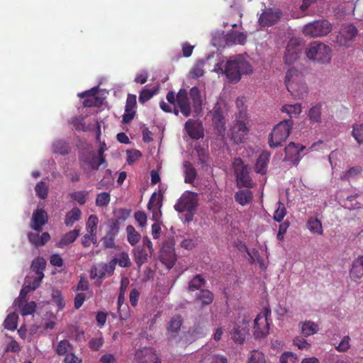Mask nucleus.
I'll return each mask as SVG.
<instances>
[{
	"mask_svg": "<svg viewBox=\"0 0 363 363\" xmlns=\"http://www.w3.org/2000/svg\"><path fill=\"white\" fill-rule=\"evenodd\" d=\"M40 284V280H37L34 279V280L31 283V278H26L25 284L23 286L19 296L17 299L15 300L14 303L18 304V307L21 306V304L26 298V295L32 290H35L37 289Z\"/></svg>",
	"mask_w": 363,
	"mask_h": 363,
	"instance_id": "412c9836",
	"label": "nucleus"
},
{
	"mask_svg": "<svg viewBox=\"0 0 363 363\" xmlns=\"http://www.w3.org/2000/svg\"><path fill=\"white\" fill-rule=\"evenodd\" d=\"M249 320H246L245 319L242 320V323L233 324L230 333L232 339L235 342L241 344L244 342L247 334V328Z\"/></svg>",
	"mask_w": 363,
	"mask_h": 363,
	"instance_id": "f3484780",
	"label": "nucleus"
},
{
	"mask_svg": "<svg viewBox=\"0 0 363 363\" xmlns=\"http://www.w3.org/2000/svg\"><path fill=\"white\" fill-rule=\"evenodd\" d=\"M168 102L173 106V112L178 116L180 111L185 117L191 116L193 108L190 106L187 91L181 89L177 95L174 91H169L166 96Z\"/></svg>",
	"mask_w": 363,
	"mask_h": 363,
	"instance_id": "39448f33",
	"label": "nucleus"
},
{
	"mask_svg": "<svg viewBox=\"0 0 363 363\" xmlns=\"http://www.w3.org/2000/svg\"><path fill=\"white\" fill-rule=\"evenodd\" d=\"M35 191L37 194L40 199H45L48 196V186L46 184L41 181L38 182L35 186Z\"/></svg>",
	"mask_w": 363,
	"mask_h": 363,
	"instance_id": "bf43d9fd",
	"label": "nucleus"
},
{
	"mask_svg": "<svg viewBox=\"0 0 363 363\" xmlns=\"http://www.w3.org/2000/svg\"><path fill=\"white\" fill-rule=\"evenodd\" d=\"M357 34V28L352 24L342 25L336 36V43L340 46H348L354 40Z\"/></svg>",
	"mask_w": 363,
	"mask_h": 363,
	"instance_id": "4468645a",
	"label": "nucleus"
},
{
	"mask_svg": "<svg viewBox=\"0 0 363 363\" xmlns=\"http://www.w3.org/2000/svg\"><path fill=\"white\" fill-rule=\"evenodd\" d=\"M269 157L270 153L267 151H264L259 155L255 164V171L257 173L261 174H266Z\"/></svg>",
	"mask_w": 363,
	"mask_h": 363,
	"instance_id": "473e14b6",
	"label": "nucleus"
},
{
	"mask_svg": "<svg viewBox=\"0 0 363 363\" xmlns=\"http://www.w3.org/2000/svg\"><path fill=\"white\" fill-rule=\"evenodd\" d=\"M126 232L128 242L131 245L134 246L139 242V241L141 239V235L139 233H138L135 230V228L133 225H128L126 227Z\"/></svg>",
	"mask_w": 363,
	"mask_h": 363,
	"instance_id": "37998d69",
	"label": "nucleus"
},
{
	"mask_svg": "<svg viewBox=\"0 0 363 363\" xmlns=\"http://www.w3.org/2000/svg\"><path fill=\"white\" fill-rule=\"evenodd\" d=\"M48 221V214L43 209H36L32 216L31 228L39 232Z\"/></svg>",
	"mask_w": 363,
	"mask_h": 363,
	"instance_id": "5701e85b",
	"label": "nucleus"
},
{
	"mask_svg": "<svg viewBox=\"0 0 363 363\" xmlns=\"http://www.w3.org/2000/svg\"><path fill=\"white\" fill-rule=\"evenodd\" d=\"M235 199L242 206L247 205L252 199V193L249 189L240 190L235 193Z\"/></svg>",
	"mask_w": 363,
	"mask_h": 363,
	"instance_id": "ea45409f",
	"label": "nucleus"
},
{
	"mask_svg": "<svg viewBox=\"0 0 363 363\" xmlns=\"http://www.w3.org/2000/svg\"><path fill=\"white\" fill-rule=\"evenodd\" d=\"M362 172V167L357 166L350 168L348 170L344 172L340 175L342 180H350V179L354 178Z\"/></svg>",
	"mask_w": 363,
	"mask_h": 363,
	"instance_id": "6e6d98bb",
	"label": "nucleus"
},
{
	"mask_svg": "<svg viewBox=\"0 0 363 363\" xmlns=\"http://www.w3.org/2000/svg\"><path fill=\"white\" fill-rule=\"evenodd\" d=\"M18 315L15 313H9L6 318L4 325L5 328L10 330H15L17 328Z\"/></svg>",
	"mask_w": 363,
	"mask_h": 363,
	"instance_id": "603ef678",
	"label": "nucleus"
},
{
	"mask_svg": "<svg viewBox=\"0 0 363 363\" xmlns=\"http://www.w3.org/2000/svg\"><path fill=\"white\" fill-rule=\"evenodd\" d=\"M98 222V217L95 215H91L86 223V233H89L91 235L96 233Z\"/></svg>",
	"mask_w": 363,
	"mask_h": 363,
	"instance_id": "864d4df0",
	"label": "nucleus"
},
{
	"mask_svg": "<svg viewBox=\"0 0 363 363\" xmlns=\"http://www.w3.org/2000/svg\"><path fill=\"white\" fill-rule=\"evenodd\" d=\"M119 231V225L118 221L112 223L106 235L102 238L103 245L106 248H113L115 245V237Z\"/></svg>",
	"mask_w": 363,
	"mask_h": 363,
	"instance_id": "393cba45",
	"label": "nucleus"
},
{
	"mask_svg": "<svg viewBox=\"0 0 363 363\" xmlns=\"http://www.w3.org/2000/svg\"><path fill=\"white\" fill-rule=\"evenodd\" d=\"M294 126L292 119H286L276 125L270 135L269 145L271 147L280 146L289 136Z\"/></svg>",
	"mask_w": 363,
	"mask_h": 363,
	"instance_id": "0eeeda50",
	"label": "nucleus"
},
{
	"mask_svg": "<svg viewBox=\"0 0 363 363\" xmlns=\"http://www.w3.org/2000/svg\"><path fill=\"white\" fill-rule=\"evenodd\" d=\"M84 118L82 116L74 117L70 121L71 124L77 130L86 131L89 130V126L84 123Z\"/></svg>",
	"mask_w": 363,
	"mask_h": 363,
	"instance_id": "13d9d810",
	"label": "nucleus"
},
{
	"mask_svg": "<svg viewBox=\"0 0 363 363\" xmlns=\"http://www.w3.org/2000/svg\"><path fill=\"white\" fill-rule=\"evenodd\" d=\"M227 106L223 102H218L213 107L212 113V121L215 129L219 135L223 136L225 132V118Z\"/></svg>",
	"mask_w": 363,
	"mask_h": 363,
	"instance_id": "9b49d317",
	"label": "nucleus"
},
{
	"mask_svg": "<svg viewBox=\"0 0 363 363\" xmlns=\"http://www.w3.org/2000/svg\"><path fill=\"white\" fill-rule=\"evenodd\" d=\"M196 300L201 302L203 306L209 305L213 302V294L209 290L203 289L200 291L196 296Z\"/></svg>",
	"mask_w": 363,
	"mask_h": 363,
	"instance_id": "49530a36",
	"label": "nucleus"
},
{
	"mask_svg": "<svg viewBox=\"0 0 363 363\" xmlns=\"http://www.w3.org/2000/svg\"><path fill=\"white\" fill-rule=\"evenodd\" d=\"M250 131V121L246 111L240 110L236 116L235 121L231 128V139L236 144L241 143Z\"/></svg>",
	"mask_w": 363,
	"mask_h": 363,
	"instance_id": "423d86ee",
	"label": "nucleus"
},
{
	"mask_svg": "<svg viewBox=\"0 0 363 363\" xmlns=\"http://www.w3.org/2000/svg\"><path fill=\"white\" fill-rule=\"evenodd\" d=\"M248 363H266L263 353L258 350L252 351L248 359Z\"/></svg>",
	"mask_w": 363,
	"mask_h": 363,
	"instance_id": "e2e57ef3",
	"label": "nucleus"
},
{
	"mask_svg": "<svg viewBox=\"0 0 363 363\" xmlns=\"http://www.w3.org/2000/svg\"><path fill=\"white\" fill-rule=\"evenodd\" d=\"M305 53L308 59L320 64H329L333 56L331 48L320 41L311 43L306 48Z\"/></svg>",
	"mask_w": 363,
	"mask_h": 363,
	"instance_id": "20e7f679",
	"label": "nucleus"
},
{
	"mask_svg": "<svg viewBox=\"0 0 363 363\" xmlns=\"http://www.w3.org/2000/svg\"><path fill=\"white\" fill-rule=\"evenodd\" d=\"M293 342L294 345L300 350H308L311 347V344L301 337H295Z\"/></svg>",
	"mask_w": 363,
	"mask_h": 363,
	"instance_id": "774afa93",
	"label": "nucleus"
},
{
	"mask_svg": "<svg viewBox=\"0 0 363 363\" xmlns=\"http://www.w3.org/2000/svg\"><path fill=\"white\" fill-rule=\"evenodd\" d=\"M322 105L320 104L312 106L308 110V116L311 123H322Z\"/></svg>",
	"mask_w": 363,
	"mask_h": 363,
	"instance_id": "4c0bfd02",
	"label": "nucleus"
},
{
	"mask_svg": "<svg viewBox=\"0 0 363 363\" xmlns=\"http://www.w3.org/2000/svg\"><path fill=\"white\" fill-rule=\"evenodd\" d=\"M351 135L359 145H363V123H356L352 125Z\"/></svg>",
	"mask_w": 363,
	"mask_h": 363,
	"instance_id": "79ce46f5",
	"label": "nucleus"
},
{
	"mask_svg": "<svg viewBox=\"0 0 363 363\" xmlns=\"http://www.w3.org/2000/svg\"><path fill=\"white\" fill-rule=\"evenodd\" d=\"M138 363H160L155 351L151 347H144L135 353Z\"/></svg>",
	"mask_w": 363,
	"mask_h": 363,
	"instance_id": "6ab92c4d",
	"label": "nucleus"
},
{
	"mask_svg": "<svg viewBox=\"0 0 363 363\" xmlns=\"http://www.w3.org/2000/svg\"><path fill=\"white\" fill-rule=\"evenodd\" d=\"M97 91L98 87L94 86L90 90L78 94V96L80 98L86 97L83 101L84 107L97 106L101 104V99L95 96Z\"/></svg>",
	"mask_w": 363,
	"mask_h": 363,
	"instance_id": "4be33fe9",
	"label": "nucleus"
},
{
	"mask_svg": "<svg viewBox=\"0 0 363 363\" xmlns=\"http://www.w3.org/2000/svg\"><path fill=\"white\" fill-rule=\"evenodd\" d=\"M204 65L205 61L200 60H198L191 68L189 74L192 78L197 79L204 74Z\"/></svg>",
	"mask_w": 363,
	"mask_h": 363,
	"instance_id": "de8ad7c7",
	"label": "nucleus"
},
{
	"mask_svg": "<svg viewBox=\"0 0 363 363\" xmlns=\"http://www.w3.org/2000/svg\"><path fill=\"white\" fill-rule=\"evenodd\" d=\"M147 85L142 90L139 96V102L144 104L150 100L155 94H157L158 88L150 89Z\"/></svg>",
	"mask_w": 363,
	"mask_h": 363,
	"instance_id": "3c124183",
	"label": "nucleus"
},
{
	"mask_svg": "<svg viewBox=\"0 0 363 363\" xmlns=\"http://www.w3.org/2000/svg\"><path fill=\"white\" fill-rule=\"evenodd\" d=\"M280 363H298V359L296 354L291 352H284L279 359Z\"/></svg>",
	"mask_w": 363,
	"mask_h": 363,
	"instance_id": "680f3d73",
	"label": "nucleus"
},
{
	"mask_svg": "<svg viewBox=\"0 0 363 363\" xmlns=\"http://www.w3.org/2000/svg\"><path fill=\"white\" fill-rule=\"evenodd\" d=\"M21 305L22 303L19 308H21V313L22 315H28L32 314L36 308V303L34 301H30V303H28L23 306H21Z\"/></svg>",
	"mask_w": 363,
	"mask_h": 363,
	"instance_id": "69168bd1",
	"label": "nucleus"
},
{
	"mask_svg": "<svg viewBox=\"0 0 363 363\" xmlns=\"http://www.w3.org/2000/svg\"><path fill=\"white\" fill-rule=\"evenodd\" d=\"M286 210L284 204L280 201L277 202V208L274 214V219L277 222H281L286 216Z\"/></svg>",
	"mask_w": 363,
	"mask_h": 363,
	"instance_id": "052dcab7",
	"label": "nucleus"
},
{
	"mask_svg": "<svg viewBox=\"0 0 363 363\" xmlns=\"http://www.w3.org/2000/svg\"><path fill=\"white\" fill-rule=\"evenodd\" d=\"M162 207V201L157 194L155 192L152 194L150 201L147 204V208L152 213V220L155 222H158L160 220L162 213L160 208Z\"/></svg>",
	"mask_w": 363,
	"mask_h": 363,
	"instance_id": "b1692460",
	"label": "nucleus"
},
{
	"mask_svg": "<svg viewBox=\"0 0 363 363\" xmlns=\"http://www.w3.org/2000/svg\"><path fill=\"white\" fill-rule=\"evenodd\" d=\"M205 334L204 330L201 327L196 326L192 330H189L184 333L182 339H184L185 343L191 342L195 340L204 336Z\"/></svg>",
	"mask_w": 363,
	"mask_h": 363,
	"instance_id": "f704fd0d",
	"label": "nucleus"
},
{
	"mask_svg": "<svg viewBox=\"0 0 363 363\" xmlns=\"http://www.w3.org/2000/svg\"><path fill=\"white\" fill-rule=\"evenodd\" d=\"M252 72V65L245 57L241 55L230 57L225 66V73L231 82H238L242 74Z\"/></svg>",
	"mask_w": 363,
	"mask_h": 363,
	"instance_id": "f257e3e1",
	"label": "nucleus"
},
{
	"mask_svg": "<svg viewBox=\"0 0 363 363\" xmlns=\"http://www.w3.org/2000/svg\"><path fill=\"white\" fill-rule=\"evenodd\" d=\"M79 235V230L74 229L66 233L61 240L57 242V246L60 248L74 242Z\"/></svg>",
	"mask_w": 363,
	"mask_h": 363,
	"instance_id": "c9c22d12",
	"label": "nucleus"
},
{
	"mask_svg": "<svg viewBox=\"0 0 363 363\" xmlns=\"http://www.w3.org/2000/svg\"><path fill=\"white\" fill-rule=\"evenodd\" d=\"M106 162L105 157H100L93 150L83 152L79 156L80 167L86 173L98 170L99 166Z\"/></svg>",
	"mask_w": 363,
	"mask_h": 363,
	"instance_id": "6e6552de",
	"label": "nucleus"
},
{
	"mask_svg": "<svg viewBox=\"0 0 363 363\" xmlns=\"http://www.w3.org/2000/svg\"><path fill=\"white\" fill-rule=\"evenodd\" d=\"M350 337L348 335L345 336L342 339L340 342L337 346H335V349L337 351L341 352H345L349 350V348L350 347Z\"/></svg>",
	"mask_w": 363,
	"mask_h": 363,
	"instance_id": "338daca9",
	"label": "nucleus"
},
{
	"mask_svg": "<svg viewBox=\"0 0 363 363\" xmlns=\"http://www.w3.org/2000/svg\"><path fill=\"white\" fill-rule=\"evenodd\" d=\"M73 350L72 345L67 340H61L58 342L56 347V352L58 355L67 354Z\"/></svg>",
	"mask_w": 363,
	"mask_h": 363,
	"instance_id": "09e8293b",
	"label": "nucleus"
},
{
	"mask_svg": "<svg viewBox=\"0 0 363 363\" xmlns=\"http://www.w3.org/2000/svg\"><path fill=\"white\" fill-rule=\"evenodd\" d=\"M270 315L271 310L265 307L255 318L254 320V335L257 338H262L267 335Z\"/></svg>",
	"mask_w": 363,
	"mask_h": 363,
	"instance_id": "f8f14e48",
	"label": "nucleus"
},
{
	"mask_svg": "<svg viewBox=\"0 0 363 363\" xmlns=\"http://www.w3.org/2000/svg\"><path fill=\"white\" fill-rule=\"evenodd\" d=\"M82 212L77 207L72 208L71 211L67 213L65 218V224L67 227H72L74 223L80 220Z\"/></svg>",
	"mask_w": 363,
	"mask_h": 363,
	"instance_id": "e433bc0d",
	"label": "nucleus"
},
{
	"mask_svg": "<svg viewBox=\"0 0 363 363\" xmlns=\"http://www.w3.org/2000/svg\"><path fill=\"white\" fill-rule=\"evenodd\" d=\"M332 30L331 24L326 20H318L305 25L303 33L311 38H318L327 35Z\"/></svg>",
	"mask_w": 363,
	"mask_h": 363,
	"instance_id": "1a4fd4ad",
	"label": "nucleus"
},
{
	"mask_svg": "<svg viewBox=\"0 0 363 363\" xmlns=\"http://www.w3.org/2000/svg\"><path fill=\"white\" fill-rule=\"evenodd\" d=\"M184 168L185 174V182L189 184L192 183L194 181L196 176V169L192 166V164L187 161L184 163Z\"/></svg>",
	"mask_w": 363,
	"mask_h": 363,
	"instance_id": "a18cd8bd",
	"label": "nucleus"
},
{
	"mask_svg": "<svg viewBox=\"0 0 363 363\" xmlns=\"http://www.w3.org/2000/svg\"><path fill=\"white\" fill-rule=\"evenodd\" d=\"M117 264L121 267H129L131 262L128 253L124 252H121L119 255V258H116V264Z\"/></svg>",
	"mask_w": 363,
	"mask_h": 363,
	"instance_id": "0e129e2a",
	"label": "nucleus"
},
{
	"mask_svg": "<svg viewBox=\"0 0 363 363\" xmlns=\"http://www.w3.org/2000/svg\"><path fill=\"white\" fill-rule=\"evenodd\" d=\"M281 16V12L277 8L265 9L260 14L258 23L261 26H271L277 23Z\"/></svg>",
	"mask_w": 363,
	"mask_h": 363,
	"instance_id": "dca6fc26",
	"label": "nucleus"
},
{
	"mask_svg": "<svg viewBox=\"0 0 363 363\" xmlns=\"http://www.w3.org/2000/svg\"><path fill=\"white\" fill-rule=\"evenodd\" d=\"M281 112L286 113L291 119L293 117H298L302 112L301 104H285L281 108Z\"/></svg>",
	"mask_w": 363,
	"mask_h": 363,
	"instance_id": "58836bf2",
	"label": "nucleus"
},
{
	"mask_svg": "<svg viewBox=\"0 0 363 363\" xmlns=\"http://www.w3.org/2000/svg\"><path fill=\"white\" fill-rule=\"evenodd\" d=\"M350 274L351 278L354 280L360 279L363 277V255L358 256L353 261Z\"/></svg>",
	"mask_w": 363,
	"mask_h": 363,
	"instance_id": "7c9ffc66",
	"label": "nucleus"
},
{
	"mask_svg": "<svg viewBox=\"0 0 363 363\" xmlns=\"http://www.w3.org/2000/svg\"><path fill=\"white\" fill-rule=\"evenodd\" d=\"M199 203L198 194L195 192L186 191L174 204V209L179 213L185 212V222H190L196 211Z\"/></svg>",
	"mask_w": 363,
	"mask_h": 363,
	"instance_id": "7ed1b4c3",
	"label": "nucleus"
},
{
	"mask_svg": "<svg viewBox=\"0 0 363 363\" xmlns=\"http://www.w3.org/2000/svg\"><path fill=\"white\" fill-rule=\"evenodd\" d=\"M224 38L227 45H243L247 40V35L244 33L231 30Z\"/></svg>",
	"mask_w": 363,
	"mask_h": 363,
	"instance_id": "bb28decb",
	"label": "nucleus"
},
{
	"mask_svg": "<svg viewBox=\"0 0 363 363\" xmlns=\"http://www.w3.org/2000/svg\"><path fill=\"white\" fill-rule=\"evenodd\" d=\"M305 149V147L296 144L295 143H290L285 147V157L284 160L291 161L294 164H297L301 158V152Z\"/></svg>",
	"mask_w": 363,
	"mask_h": 363,
	"instance_id": "a211bd4d",
	"label": "nucleus"
},
{
	"mask_svg": "<svg viewBox=\"0 0 363 363\" xmlns=\"http://www.w3.org/2000/svg\"><path fill=\"white\" fill-rule=\"evenodd\" d=\"M298 327L301 330V334L304 337L315 335L319 331L318 325L311 320H306L304 322L299 323Z\"/></svg>",
	"mask_w": 363,
	"mask_h": 363,
	"instance_id": "2f4dec72",
	"label": "nucleus"
},
{
	"mask_svg": "<svg viewBox=\"0 0 363 363\" xmlns=\"http://www.w3.org/2000/svg\"><path fill=\"white\" fill-rule=\"evenodd\" d=\"M116 265V258H113L108 263L100 262L94 265L91 269L92 279H101L111 277L113 274Z\"/></svg>",
	"mask_w": 363,
	"mask_h": 363,
	"instance_id": "ddd939ff",
	"label": "nucleus"
},
{
	"mask_svg": "<svg viewBox=\"0 0 363 363\" xmlns=\"http://www.w3.org/2000/svg\"><path fill=\"white\" fill-rule=\"evenodd\" d=\"M88 195L89 192L87 191H78L71 193L70 197L79 205L82 206L86 202Z\"/></svg>",
	"mask_w": 363,
	"mask_h": 363,
	"instance_id": "5fc2aeb1",
	"label": "nucleus"
},
{
	"mask_svg": "<svg viewBox=\"0 0 363 363\" xmlns=\"http://www.w3.org/2000/svg\"><path fill=\"white\" fill-rule=\"evenodd\" d=\"M111 201L110 194L108 192H102L96 195V205L99 207H106Z\"/></svg>",
	"mask_w": 363,
	"mask_h": 363,
	"instance_id": "4d7b16f0",
	"label": "nucleus"
},
{
	"mask_svg": "<svg viewBox=\"0 0 363 363\" xmlns=\"http://www.w3.org/2000/svg\"><path fill=\"white\" fill-rule=\"evenodd\" d=\"M206 280L204 278H203L201 275L198 274L189 281L188 291L191 293L194 291L199 290L203 286H204Z\"/></svg>",
	"mask_w": 363,
	"mask_h": 363,
	"instance_id": "c03bdc74",
	"label": "nucleus"
},
{
	"mask_svg": "<svg viewBox=\"0 0 363 363\" xmlns=\"http://www.w3.org/2000/svg\"><path fill=\"white\" fill-rule=\"evenodd\" d=\"M303 45L301 40L297 38H291L286 48L284 60L286 63H293L301 54Z\"/></svg>",
	"mask_w": 363,
	"mask_h": 363,
	"instance_id": "2eb2a0df",
	"label": "nucleus"
},
{
	"mask_svg": "<svg viewBox=\"0 0 363 363\" xmlns=\"http://www.w3.org/2000/svg\"><path fill=\"white\" fill-rule=\"evenodd\" d=\"M182 323L181 316L173 317L167 325V335L169 341H172L176 337Z\"/></svg>",
	"mask_w": 363,
	"mask_h": 363,
	"instance_id": "cd10ccee",
	"label": "nucleus"
},
{
	"mask_svg": "<svg viewBox=\"0 0 363 363\" xmlns=\"http://www.w3.org/2000/svg\"><path fill=\"white\" fill-rule=\"evenodd\" d=\"M189 96L192 101L193 111L198 115L201 109L202 99L201 91L197 86H194L190 89Z\"/></svg>",
	"mask_w": 363,
	"mask_h": 363,
	"instance_id": "c85d7f7f",
	"label": "nucleus"
},
{
	"mask_svg": "<svg viewBox=\"0 0 363 363\" xmlns=\"http://www.w3.org/2000/svg\"><path fill=\"white\" fill-rule=\"evenodd\" d=\"M306 226L311 233L318 235L323 234L322 223L316 218L311 217L308 218Z\"/></svg>",
	"mask_w": 363,
	"mask_h": 363,
	"instance_id": "a19ab883",
	"label": "nucleus"
},
{
	"mask_svg": "<svg viewBox=\"0 0 363 363\" xmlns=\"http://www.w3.org/2000/svg\"><path fill=\"white\" fill-rule=\"evenodd\" d=\"M233 167L236 177L237 185L239 187L251 188L253 186V182L250 177V170L241 159H235Z\"/></svg>",
	"mask_w": 363,
	"mask_h": 363,
	"instance_id": "9d476101",
	"label": "nucleus"
},
{
	"mask_svg": "<svg viewBox=\"0 0 363 363\" xmlns=\"http://www.w3.org/2000/svg\"><path fill=\"white\" fill-rule=\"evenodd\" d=\"M45 266L46 261L43 257H37L33 261L31 264V269L38 275V277H35V279H36L37 280H40V281H42L44 277L43 272L45 269Z\"/></svg>",
	"mask_w": 363,
	"mask_h": 363,
	"instance_id": "72a5a7b5",
	"label": "nucleus"
},
{
	"mask_svg": "<svg viewBox=\"0 0 363 363\" xmlns=\"http://www.w3.org/2000/svg\"><path fill=\"white\" fill-rule=\"evenodd\" d=\"M52 150L55 153L67 155L69 152V146L64 140H57L52 145Z\"/></svg>",
	"mask_w": 363,
	"mask_h": 363,
	"instance_id": "8fccbe9b",
	"label": "nucleus"
},
{
	"mask_svg": "<svg viewBox=\"0 0 363 363\" xmlns=\"http://www.w3.org/2000/svg\"><path fill=\"white\" fill-rule=\"evenodd\" d=\"M134 260L138 267L147 262L148 257L151 255L149 251L144 247L138 246L133 250Z\"/></svg>",
	"mask_w": 363,
	"mask_h": 363,
	"instance_id": "c756f323",
	"label": "nucleus"
},
{
	"mask_svg": "<svg viewBox=\"0 0 363 363\" xmlns=\"http://www.w3.org/2000/svg\"><path fill=\"white\" fill-rule=\"evenodd\" d=\"M185 129L191 138L199 139L203 135L201 125L194 120L189 119L186 122Z\"/></svg>",
	"mask_w": 363,
	"mask_h": 363,
	"instance_id": "a878e982",
	"label": "nucleus"
},
{
	"mask_svg": "<svg viewBox=\"0 0 363 363\" xmlns=\"http://www.w3.org/2000/svg\"><path fill=\"white\" fill-rule=\"evenodd\" d=\"M285 83L288 91L295 99H303L308 93L303 76L295 68L289 69L285 77Z\"/></svg>",
	"mask_w": 363,
	"mask_h": 363,
	"instance_id": "f03ea898",
	"label": "nucleus"
},
{
	"mask_svg": "<svg viewBox=\"0 0 363 363\" xmlns=\"http://www.w3.org/2000/svg\"><path fill=\"white\" fill-rule=\"evenodd\" d=\"M160 260L168 269H171L175 264L176 256L174 250L171 245L164 244L161 252Z\"/></svg>",
	"mask_w": 363,
	"mask_h": 363,
	"instance_id": "aec40b11",
	"label": "nucleus"
}]
</instances>
